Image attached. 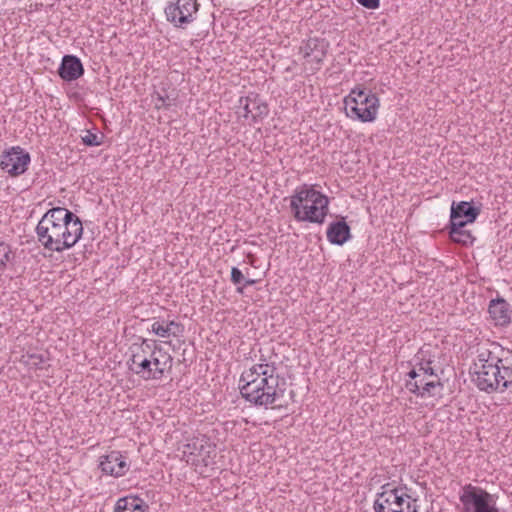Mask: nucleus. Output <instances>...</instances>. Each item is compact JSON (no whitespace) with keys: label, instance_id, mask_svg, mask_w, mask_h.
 Instances as JSON below:
<instances>
[{"label":"nucleus","instance_id":"nucleus-1","mask_svg":"<svg viewBox=\"0 0 512 512\" xmlns=\"http://www.w3.org/2000/svg\"><path fill=\"white\" fill-rule=\"evenodd\" d=\"M474 382L477 388L486 393L504 392L512 387V351L500 345L477 348L474 362Z\"/></svg>","mask_w":512,"mask_h":512},{"label":"nucleus","instance_id":"nucleus-2","mask_svg":"<svg viewBox=\"0 0 512 512\" xmlns=\"http://www.w3.org/2000/svg\"><path fill=\"white\" fill-rule=\"evenodd\" d=\"M38 241L45 249L63 252L72 248L82 237L80 218L64 207L49 209L36 226Z\"/></svg>","mask_w":512,"mask_h":512},{"label":"nucleus","instance_id":"nucleus-3","mask_svg":"<svg viewBox=\"0 0 512 512\" xmlns=\"http://www.w3.org/2000/svg\"><path fill=\"white\" fill-rule=\"evenodd\" d=\"M274 364H255L241 374L239 390L241 396L260 407H283L285 388L280 387V377Z\"/></svg>","mask_w":512,"mask_h":512},{"label":"nucleus","instance_id":"nucleus-4","mask_svg":"<svg viewBox=\"0 0 512 512\" xmlns=\"http://www.w3.org/2000/svg\"><path fill=\"white\" fill-rule=\"evenodd\" d=\"M329 198L307 184L296 188L290 208L298 222L323 224L329 212Z\"/></svg>","mask_w":512,"mask_h":512},{"label":"nucleus","instance_id":"nucleus-5","mask_svg":"<svg viewBox=\"0 0 512 512\" xmlns=\"http://www.w3.org/2000/svg\"><path fill=\"white\" fill-rule=\"evenodd\" d=\"M346 115L361 122H372L377 115L379 98L364 87L353 88L344 99Z\"/></svg>","mask_w":512,"mask_h":512},{"label":"nucleus","instance_id":"nucleus-6","mask_svg":"<svg viewBox=\"0 0 512 512\" xmlns=\"http://www.w3.org/2000/svg\"><path fill=\"white\" fill-rule=\"evenodd\" d=\"M417 500L406 493V487H396L377 494L375 512H417Z\"/></svg>","mask_w":512,"mask_h":512},{"label":"nucleus","instance_id":"nucleus-7","mask_svg":"<svg viewBox=\"0 0 512 512\" xmlns=\"http://www.w3.org/2000/svg\"><path fill=\"white\" fill-rule=\"evenodd\" d=\"M463 505L462 512H500L494 496L485 489L466 484L459 496Z\"/></svg>","mask_w":512,"mask_h":512},{"label":"nucleus","instance_id":"nucleus-8","mask_svg":"<svg viewBox=\"0 0 512 512\" xmlns=\"http://www.w3.org/2000/svg\"><path fill=\"white\" fill-rule=\"evenodd\" d=\"M183 454L187 457V462L204 466L214 464L213 459L216 456V445L205 435L192 438L185 446Z\"/></svg>","mask_w":512,"mask_h":512},{"label":"nucleus","instance_id":"nucleus-9","mask_svg":"<svg viewBox=\"0 0 512 512\" xmlns=\"http://www.w3.org/2000/svg\"><path fill=\"white\" fill-rule=\"evenodd\" d=\"M410 380L406 382V388L413 394L421 397H433L443 388L438 376L428 377L424 372L415 370L408 372Z\"/></svg>","mask_w":512,"mask_h":512},{"label":"nucleus","instance_id":"nucleus-10","mask_svg":"<svg viewBox=\"0 0 512 512\" xmlns=\"http://www.w3.org/2000/svg\"><path fill=\"white\" fill-rule=\"evenodd\" d=\"M143 351L149 353L155 380H161L166 372L172 370V356L164 351L156 341L149 342L147 339H143Z\"/></svg>","mask_w":512,"mask_h":512},{"label":"nucleus","instance_id":"nucleus-11","mask_svg":"<svg viewBox=\"0 0 512 512\" xmlns=\"http://www.w3.org/2000/svg\"><path fill=\"white\" fill-rule=\"evenodd\" d=\"M199 4L196 0H175L165 8L167 20L176 27H182L193 21V14L198 11Z\"/></svg>","mask_w":512,"mask_h":512},{"label":"nucleus","instance_id":"nucleus-12","mask_svg":"<svg viewBox=\"0 0 512 512\" xmlns=\"http://www.w3.org/2000/svg\"><path fill=\"white\" fill-rule=\"evenodd\" d=\"M31 161L30 154L21 147H12L1 156L0 167L10 176H19L27 169Z\"/></svg>","mask_w":512,"mask_h":512},{"label":"nucleus","instance_id":"nucleus-13","mask_svg":"<svg viewBox=\"0 0 512 512\" xmlns=\"http://www.w3.org/2000/svg\"><path fill=\"white\" fill-rule=\"evenodd\" d=\"M239 108L244 110L245 118L251 117L253 122L263 119L269 113L268 104L256 93H250L239 99Z\"/></svg>","mask_w":512,"mask_h":512},{"label":"nucleus","instance_id":"nucleus-14","mask_svg":"<svg viewBox=\"0 0 512 512\" xmlns=\"http://www.w3.org/2000/svg\"><path fill=\"white\" fill-rule=\"evenodd\" d=\"M328 48L329 43L325 39L309 38L301 47V51L304 53V58L316 64L314 69L319 70L327 55Z\"/></svg>","mask_w":512,"mask_h":512},{"label":"nucleus","instance_id":"nucleus-15","mask_svg":"<svg viewBox=\"0 0 512 512\" xmlns=\"http://www.w3.org/2000/svg\"><path fill=\"white\" fill-rule=\"evenodd\" d=\"M99 468L104 474L118 478L127 472L128 465L119 451H112L101 457Z\"/></svg>","mask_w":512,"mask_h":512},{"label":"nucleus","instance_id":"nucleus-16","mask_svg":"<svg viewBox=\"0 0 512 512\" xmlns=\"http://www.w3.org/2000/svg\"><path fill=\"white\" fill-rule=\"evenodd\" d=\"M480 214V208L476 207L473 202L460 201L453 202L450 212V223H457L459 221L464 224L473 223Z\"/></svg>","mask_w":512,"mask_h":512},{"label":"nucleus","instance_id":"nucleus-17","mask_svg":"<svg viewBox=\"0 0 512 512\" xmlns=\"http://www.w3.org/2000/svg\"><path fill=\"white\" fill-rule=\"evenodd\" d=\"M488 313L496 326L506 327L511 323V306L503 297L490 300Z\"/></svg>","mask_w":512,"mask_h":512},{"label":"nucleus","instance_id":"nucleus-18","mask_svg":"<svg viewBox=\"0 0 512 512\" xmlns=\"http://www.w3.org/2000/svg\"><path fill=\"white\" fill-rule=\"evenodd\" d=\"M58 74L64 81L71 82L84 74V67L77 56L65 55L58 68Z\"/></svg>","mask_w":512,"mask_h":512},{"label":"nucleus","instance_id":"nucleus-19","mask_svg":"<svg viewBox=\"0 0 512 512\" xmlns=\"http://www.w3.org/2000/svg\"><path fill=\"white\" fill-rule=\"evenodd\" d=\"M328 241L333 245L342 246L352 237L351 228L344 218L331 222L326 231Z\"/></svg>","mask_w":512,"mask_h":512},{"label":"nucleus","instance_id":"nucleus-20","mask_svg":"<svg viewBox=\"0 0 512 512\" xmlns=\"http://www.w3.org/2000/svg\"><path fill=\"white\" fill-rule=\"evenodd\" d=\"M148 505L138 496L129 495L117 500L114 512H145Z\"/></svg>","mask_w":512,"mask_h":512},{"label":"nucleus","instance_id":"nucleus-21","mask_svg":"<svg viewBox=\"0 0 512 512\" xmlns=\"http://www.w3.org/2000/svg\"><path fill=\"white\" fill-rule=\"evenodd\" d=\"M466 224L459 221L457 223H450L447 226L449 236L455 243H459L465 246L472 245L475 237L469 230L464 229Z\"/></svg>","mask_w":512,"mask_h":512},{"label":"nucleus","instance_id":"nucleus-22","mask_svg":"<svg viewBox=\"0 0 512 512\" xmlns=\"http://www.w3.org/2000/svg\"><path fill=\"white\" fill-rule=\"evenodd\" d=\"M151 331L161 338L180 337L184 334L185 328L182 323L174 320L169 321L166 325L156 321L152 324Z\"/></svg>","mask_w":512,"mask_h":512},{"label":"nucleus","instance_id":"nucleus-23","mask_svg":"<svg viewBox=\"0 0 512 512\" xmlns=\"http://www.w3.org/2000/svg\"><path fill=\"white\" fill-rule=\"evenodd\" d=\"M130 370L144 380H155L153 375L152 364L149 357L143 358L141 362L136 363V366H130Z\"/></svg>","mask_w":512,"mask_h":512},{"label":"nucleus","instance_id":"nucleus-24","mask_svg":"<svg viewBox=\"0 0 512 512\" xmlns=\"http://www.w3.org/2000/svg\"><path fill=\"white\" fill-rule=\"evenodd\" d=\"M15 258L14 253L12 252L11 246L0 240V271L5 270L7 265L11 263Z\"/></svg>","mask_w":512,"mask_h":512},{"label":"nucleus","instance_id":"nucleus-25","mask_svg":"<svg viewBox=\"0 0 512 512\" xmlns=\"http://www.w3.org/2000/svg\"><path fill=\"white\" fill-rule=\"evenodd\" d=\"M163 92L154 91L152 94V98L156 99L155 108L157 110L160 109H168L172 105V100L167 94V91L165 88L162 89Z\"/></svg>","mask_w":512,"mask_h":512},{"label":"nucleus","instance_id":"nucleus-26","mask_svg":"<svg viewBox=\"0 0 512 512\" xmlns=\"http://www.w3.org/2000/svg\"><path fill=\"white\" fill-rule=\"evenodd\" d=\"M82 142L85 146L94 147L101 145V140L96 133H93L89 130L86 131V134L82 137Z\"/></svg>","mask_w":512,"mask_h":512},{"label":"nucleus","instance_id":"nucleus-27","mask_svg":"<svg viewBox=\"0 0 512 512\" xmlns=\"http://www.w3.org/2000/svg\"><path fill=\"white\" fill-rule=\"evenodd\" d=\"M412 370H415L418 373L424 372L428 377L438 376L431 367V361L420 363L418 367L413 368Z\"/></svg>","mask_w":512,"mask_h":512},{"label":"nucleus","instance_id":"nucleus-28","mask_svg":"<svg viewBox=\"0 0 512 512\" xmlns=\"http://www.w3.org/2000/svg\"><path fill=\"white\" fill-rule=\"evenodd\" d=\"M244 281V275L242 271L237 267L231 269V282L234 285H241Z\"/></svg>","mask_w":512,"mask_h":512},{"label":"nucleus","instance_id":"nucleus-29","mask_svg":"<svg viewBox=\"0 0 512 512\" xmlns=\"http://www.w3.org/2000/svg\"><path fill=\"white\" fill-rule=\"evenodd\" d=\"M45 362V357L42 354H30L28 355V363L35 366L36 368H42V364Z\"/></svg>","mask_w":512,"mask_h":512},{"label":"nucleus","instance_id":"nucleus-30","mask_svg":"<svg viewBox=\"0 0 512 512\" xmlns=\"http://www.w3.org/2000/svg\"><path fill=\"white\" fill-rule=\"evenodd\" d=\"M139 349H140L139 352H135L132 354V356L130 358V362H131L130 366H136V363L141 362V360H143V358L149 357V353H144V351H143V342L141 343Z\"/></svg>","mask_w":512,"mask_h":512},{"label":"nucleus","instance_id":"nucleus-31","mask_svg":"<svg viewBox=\"0 0 512 512\" xmlns=\"http://www.w3.org/2000/svg\"><path fill=\"white\" fill-rule=\"evenodd\" d=\"M357 2L367 8V9H370V10H374V9H377L380 5V0H357Z\"/></svg>","mask_w":512,"mask_h":512},{"label":"nucleus","instance_id":"nucleus-32","mask_svg":"<svg viewBox=\"0 0 512 512\" xmlns=\"http://www.w3.org/2000/svg\"><path fill=\"white\" fill-rule=\"evenodd\" d=\"M255 283H256V280H254V279H246V278L244 277V281H243V283L241 284L242 286L237 287V292H238V293H243V288H244V287H246V286H252V285H254Z\"/></svg>","mask_w":512,"mask_h":512}]
</instances>
